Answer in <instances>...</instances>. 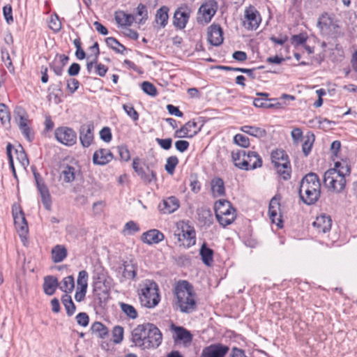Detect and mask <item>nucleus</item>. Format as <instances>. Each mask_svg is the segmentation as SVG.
Masks as SVG:
<instances>
[{
    "instance_id": "3",
    "label": "nucleus",
    "mask_w": 357,
    "mask_h": 357,
    "mask_svg": "<svg viewBox=\"0 0 357 357\" xmlns=\"http://www.w3.org/2000/svg\"><path fill=\"white\" fill-rule=\"evenodd\" d=\"M234 165L240 169L251 170L261 167L262 159L255 151L238 149L231 152Z\"/></svg>"
},
{
    "instance_id": "43",
    "label": "nucleus",
    "mask_w": 357,
    "mask_h": 357,
    "mask_svg": "<svg viewBox=\"0 0 357 357\" xmlns=\"http://www.w3.org/2000/svg\"><path fill=\"white\" fill-rule=\"evenodd\" d=\"M119 306L121 311L130 319H135L138 317V312L132 305L121 302Z\"/></svg>"
},
{
    "instance_id": "53",
    "label": "nucleus",
    "mask_w": 357,
    "mask_h": 357,
    "mask_svg": "<svg viewBox=\"0 0 357 357\" xmlns=\"http://www.w3.org/2000/svg\"><path fill=\"white\" fill-rule=\"evenodd\" d=\"M123 109L126 114L135 122L139 120V114L131 104L123 105Z\"/></svg>"
},
{
    "instance_id": "24",
    "label": "nucleus",
    "mask_w": 357,
    "mask_h": 357,
    "mask_svg": "<svg viewBox=\"0 0 357 357\" xmlns=\"http://www.w3.org/2000/svg\"><path fill=\"white\" fill-rule=\"evenodd\" d=\"M164 237L165 236L161 231L153 229L143 233L142 241L148 245L157 244L161 242Z\"/></svg>"
},
{
    "instance_id": "64",
    "label": "nucleus",
    "mask_w": 357,
    "mask_h": 357,
    "mask_svg": "<svg viewBox=\"0 0 357 357\" xmlns=\"http://www.w3.org/2000/svg\"><path fill=\"white\" fill-rule=\"evenodd\" d=\"M155 142L164 150H169L172 148L173 140L168 137L165 139L156 138Z\"/></svg>"
},
{
    "instance_id": "38",
    "label": "nucleus",
    "mask_w": 357,
    "mask_h": 357,
    "mask_svg": "<svg viewBox=\"0 0 357 357\" xmlns=\"http://www.w3.org/2000/svg\"><path fill=\"white\" fill-rule=\"evenodd\" d=\"M105 43L109 48L119 54H123L124 52L128 50L123 45L120 43L119 41L114 37L106 38Z\"/></svg>"
},
{
    "instance_id": "47",
    "label": "nucleus",
    "mask_w": 357,
    "mask_h": 357,
    "mask_svg": "<svg viewBox=\"0 0 357 357\" xmlns=\"http://www.w3.org/2000/svg\"><path fill=\"white\" fill-rule=\"evenodd\" d=\"M178 164V159L176 155H172L167 158L165 165V171L170 175L174 173L175 168Z\"/></svg>"
},
{
    "instance_id": "58",
    "label": "nucleus",
    "mask_w": 357,
    "mask_h": 357,
    "mask_svg": "<svg viewBox=\"0 0 357 357\" xmlns=\"http://www.w3.org/2000/svg\"><path fill=\"white\" fill-rule=\"evenodd\" d=\"M271 101H276V98H257L253 100V105L256 107L259 108H268V104Z\"/></svg>"
},
{
    "instance_id": "10",
    "label": "nucleus",
    "mask_w": 357,
    "mask_h": 357,
    "mask_svg": "<svg viewBox=\"0 0 357 357\" xmlns=\"http://www.w3.org/2000/svg\"><path fill=\"white\" fill-rule=\"evenodd\" d=\"M244 17L243 25L248 30H256L261 22L259 12L252 5L245 8Z\"/></svg>"
},
{
    "instance_id": "8",
    "label": "nucleus",
    "mask_w": 357,
    "mask_h": 357,
    "mask_svg": "<svg viewBox=\"0 0 357 357\" xmlns=\"http://www.w3.org/2000/svg\"><path fill=\"white\" fill-rule=\"evenodd\" d=\"M162 340V335L159 328L153 324L150 323L146 331L144 346L142 350L158 348Z\"/></svg>"
},
{
    "instance_id": "41",
    "label": "nucleus",
    "mask_w": 357,
    "mask_h": 357,
    "mask_svg": "<svg viewBox=\"0 0 357 357\" xmlns=\"http://www.w3.org/2000/svg\"><path fill=\"white\" fill-rule=\"evenodd\" d=\"M315 140V135L312 132H307L305 139L302 145V151L305 156H307L311 151Z\"/></svg>"
},
{
    "instance_id": "50",
    "label": "nucleus",
    "mask_w": 357,
    "mask_h": 357,
    "mask_svg": "<svg viewBox=\"0 0 357 357\" xmlns=\"http://www.w3.org/2000/svg\"><path fill=\"white\" fill-rule=\"evenodd\" d=\"M142 90L146 94L155 97L158 95V90L155 86L150 82L144 81L142 83Z\"/></svg>"
},
{
    "instance_id": "2",
    "label": "nucleus",
    "mask_w": 357,
    "mask_h": 357,
    "mask_svg": "<svg viewBox=\"0 0 357 357\" xmlns=\"http://www.w3.org/2000/svg\"><path fill=\"white\" fill-rule=\"evenodd\" d=\"M321 188L319 177L316 173L306 174L300 181L298 189L300 199L307 206L314 204L321 197Z\"/></svg>"
},
{
    "instance_id": "29",
    "label": "nucleus",
    "mask_w": 357,
    "mask_h": 357,
    "mask_svg": "<svg viewBox=\"0 0 357 357\" xmlns=\"http://www.w3.org/2000/svg\"><path fill=\"white\" fill-rule=\"evenodd\" d=\"M350 172L351 168L348 165H345V171L337 169V176L340 177V179L337 180V183H335L334 187H333L332 190L333 191L340 193L344 189L346 185L345 176L349 174Z\"/></svg>"
},
{
    "instance_id": "28",
    "label": "nucleus",
    "mask_w": 357,
    "mask_h": 357,
    "mask_svg": "<svg viewBox=\"0 0 357 357\" xmlns=\"http://www.w3.org/2000/svg\"><path fill=\"white\" fill-rule=\"evenodd\" d=\"M341 165V162H336L334 168L329 169L324 173V183L328 188L332 189L335 183H337V179L333 175L336 174L337 168H339Z\"/></svg>"
},
{
    "instance_id": "59",
    "label": "nucleus",
    "mask_w": 357,
    "mask_h": 357,
    "mask_svg": "<svg viewBox=\"0 0 357 357\" xmlns=\"http://www.w3.org/2000/svg\"><path fill=\"white\" fill-rule=\"evenodd\" d=\"M136 15L141 16L142 19L139 20V24H143L148 19V10L146 6L140 3L136 8Z\"/></svg>"
},
{
    "instance_id": "61",
    "label": "nucleus",
    "mask_w": 357,
    "mask_h": 357,
    "mask_svg": "<svg viewBox=\"0 0 357 357\" xmlns=\"http://www.w3.org/2000/svg\"><path fill=\"white\" fill-rule=\"evenodd\" d=\"M3 14L6 23L11 24L13 22V17L12 6L10 4L3 6Z\"/></svg>"
},
{
    "instance_id": "13",
    "label": "nucleus",
    "mask_w": 357,
    "mask_h": 357,
    "mask_svg": "<svg viewBox=\"0 0 357 357\" xmlns=\"http://www.w3.org/2000/svg\"><path fill=\"white\" fill-rule=\"evenodd\" d=\"M281 196L275 195L270 201L268 207L269 218L273 223H275L279 228L283 227L282 220L280 203Z\"/></svg>"
},
{
    "instance_id": "5",
    "label": "nucleus",
    "mask_w": 357,
    "mask_h": 357,
    "mask_svg": "<svg viewBox=\"0 0 357 357\" xmlns=\"http://www.w3.org/2000/svg\"><path fill=\"white\" fill-rule=\"evenodd\" d=\"M272 163L274 164L278 174L284 181L291 178V167L289 156L282 149H277L272 151L271 154Z\"/></svg>"
},
{
    "instance_id": "44",
    "label": "nucleus",
    "mask_w": 357,
    "mask_h": 357,
    "mask_svg": "<svg viewBox=\"0 0 357 357\" xmlns=\"http://www.w3.org/2000/svg\"><path fill=\"white\" fill-rule=\"evenodd\" d=\"M216 68L219 70H222L225 71H235V72H241L245 73L247 74L251 79H255V75L254 74L255 69H249L244 68H234L227 66H217Z\"/></svg>"
},
{
    "instance_id": "51",
    "label": "nucleus",
    "mask_w": 357,
    "mask_h": 357,
    "mask_svg": "<svg viewBox=\"0 0 357 357\" xmlns=\"http://www.w3.org/2000/svg\"><path fill=\"white\" fill-rule=\"evenodd\" d=\"M15 153L17 155V159L22 166L26 167L29 165V161L27 155L21 144H19L18 148L15 149Z\"/></svg>"
},
{
    "instance_id": "45",
    "label": "nucleus",
    "mask_w": 357,
    "mask_h": 357,
    "mask_svg": "<svg viewBox=\"0 0 357 357\" xmlns=\"http://www.w3.org/2000/svg\"><path fill=\"white\" fill-rule=\"evenodd\" d=\"M236 218V212L231 211L229 216L227 215H219L216 217V219L221 226L225 227L233 223Z\"/></svg>"
},
{
    "instance_id": "26",
    "label": "nucleus",
    "mask_w": 357,
    "mask_h": 357,
    "mask_svg": "<svg viewBox=\"0 0 357 357\" xmlns=\"http://www.w3.org/2000/svg\"><path fill=\"white\" fill-rule=\"evenodd\" d=\"M68 256V250L63 245H56L51 251V257L54 263L63 261Z\"/></svg>"
},
{
    "instance_id": "49",
    "label": "nucleus",
    "mask_w": 357,
    "mask_h": 357,
    "mask_svg": "<svg viewBox=\"0 0 357 357\" xmlns=\"http://www.w3.org/2000/svg\"><path fill=\"white\" fill-rule=\"evenodd\" d=\"M10 112L8 106L4 103H0V121L3 126L10 123Z\"/></svg>"
},
{
    "instance_id": "40",
    "label": "nucleus",
    "mask_w": 357,
    "mask_h": 357,
    "mask_svg": "<svg viewBox=\"0 0 357 357\" xmlns=\"http://www.w3.org/2000/svg\"><path fill=\"white\" fill-rule=\"evenodd\" d=\"M59 288L65 294H70L75 289V279L73 275H68L64 278L61 284H59Z\"/></svg>"
},
{
    "instance_id": "23",
    "label": "nucleus",
    "mask_w": 357,
    "mask_h": 357,
    "mask_svg": "<svg viewBox=\"0 0 357 357\" xmlns=\"http://www.w3.org/2000/svg\"><path fill=\"white\" fill-rule=\"evenodd\" d=\"M104 285L105 281H103L100 276H98L96 278H93L92 286L94 294L98 291H101L102 293V297L100 296V293L96 294L100 303H102V302L106 303L109 295V290L107 287L102 289V287Z\"/></svg>"
},
{
    "instance_id": "25",
    "label": "nucleus",
    "mask_w": 357,
    "mask_h": 357,
    "mask_svg": "<svg viewBox=\"0 0 357 357\" xmlns=\"http://www.w3.org/2000/svg\"><path fill=\"white\" fill-rule=\"evenodd\" d=\"M59 287V281L54 275H47L44 278L43 284V291L46 295H53Z\"/></svg>"
},
{
    "instance_id": "62",
    "label": "nucleus",
    "mask_w": 357,
    "mask_h": 357,
    "mask_svg": "<svg viewBox=\"0 0 357 357\" xmlns=\"http://www.w3.org/2000/svg\"><path fill=\"white\" fill-rule=\"evenodd\" d=\"M78 325L86 327L89 323V317L86 312H79L75 317Z\"/></svg>"
},
{
    "instance_id": "4",
    "label": "nucleus",
    "mask_w": 357,
    "mask_h": 357,
    "mask_svg": "<svg viewBox=\"0 0 357 357\" xmlns=\"http://www.w3.org/2000/svg\"><path fill=\"white\" fill-rule=\"evenodd\" d=\"M139 298L144 306L148 308L155 307L160 300L157 283L153 280H146L141 289Z\"/></svg>"
},
{
    "instance_id": "27",
    "label": "nucleus",
    "mask_w": 357,
    "mask_h": 357,
    "mask_svg": "<svg viewBox=\"0 0 357 357\" xmlns=\"http://www.w3.org/2000/svg\"><path fill=\"white\" fill-rule=\"evenodd\" d=\"M214 251L210 248L206 242H204L199 249V255L203 263L210 266L213 261Z\"/></svg>"
},
{
    "instance_id": "7",
    "label": "nucleus",
    "mask_w": 357,
    "mask_h": 357,
    "mask_svg": "<svg viewBox=\"0 0 357 357\" xmlns=\"http://www.w3.org/2000/svg\"><path fill=\"white\" fill-rule=\"evenodd\" d=\"M218 8L216 0H204L198 10L197 20L200 24H208L215 15Z\"/></svg>"
},
{
    "instance_id": "12",
    "label": "nucleus",
    "mask_w": 357,
    "mask_h": 357,
    "mask_svg": "<svg viewBox=\"0 0 357 357\" xmlns=\"http://www.w3.org/2000/svg\"><path fill=\"white\" fill-rule=\"evenodd\" d=\"M12 213L15 227L19 235L20 236L26 235L29 231V228L23 210L20 206H16L15 204L13 206Z\"/></svg>"
},
{
    "instance_id": "39",
    "label": "nucleus",
    "mask_w": 357,
    "mask_h": 357,
    "mask_svg": "<svg viewBox=\"0 0 357 357\" xmlns=\"http://www.w3.org/2000/svg\"><path fill=\"white\" fill-rule=\"evenodd\" d=\"M48 97L51 98H54V102L56 104H59L62 102L63 100L61 96H63V90L62 88L59 87L54 84H52L47 88Z\"/></svg>"
},
{
    "instance_id": "14",
    "label": "nucleus",
    "mask_w": 357,
    "mask_h": 357,
    "mask_svg": "<svg viewBox=\"0 0 357 357\" xmlns=\"http://www.w3.org/2000/svg\"><path fill=\"white\" fill-rule=\"evenodd\" d=\"M94 125L92 121L82 124L79 129V141L84 148L89 147L94 139Z\"/></svg>"
},
{
    "instance_id": "6",
    "label": "nucleus",
    "mask_w": 357,
    "mask_h": 357,
    "mask_svg": "<svg viewBox=\"0 0 357 357\" xmlns=\"http://www.w3.org/2000/svg\"><path fill=\"white\" fill-rule=\"evenodd\" d=\"M174 236L179 243L180 246L189 248L196 243V232L195 228L188 224L182 223L181 229L178 227V233Z\"/></svg>"
},
{
    "instance_id": "21",
    "label": "nucleus",
    "mask_w": 357,
    "mask_h": 357,
    "mask_svg": "<svg viewBox=\"0 0 357 357\" xmlns=\"http://www.w3.org/2000/svg\"><path fill=\"white\" fill-rule=\"evenodd\" d=\"M312 226L316 228L317 232L324 234L331 230L332 220L329 215L322 214L317 217L312 223Z\"/></svg>"
},
{
    "instance_id": "52",
    "label": "nucleus",
    "mask_w": 357,
    "mask_h": 357,
    "mask_svg": "<svg viewBox=\"0 0 357 357\" xmlns=\"http://www.w3.org/2000/svg\"><path fill=\"white\" fill-rule=\"evenodd\" d=\"M19 128L22 134L29 142H31L34 139V133L31 132V128L27 123H18Z\"/></svg>"
},
{
    "instance_id": "55",
    "label": "nucleus",
    "mask_w": 357,
    "mask_h": 357,
    "mask_svg": "<svg viewBox=\"0 0 357 357\" xmlns=\"http://www.w3.org/2000/svg\"><path fill=\"white\" fill-rule=\"evenodd\" d=\"M119 155L120 160L123 161H128L130 159V153L126 145H121L114 148Z\"/></svg>"
},
{
    "instance_id": "37",
    "label": "nucleus",
    "mask_w": 357,
    "mask_h": 357,
    "mask_svg": "<svg viewBox=\"0 0 357 357\" xmlns=\"http://www.w3.org/2000/svg\"><path fill=\"white\" fill-rule=\"evenodd\" d=\"M38 190L40 192L41 202L47 211H50L52 209V198L47 186H40V189Z\"/></svg>"
},
{
    "instance_id": "22",
    "label": "nucleus",
    "mask_w": 357,
    "mask_h": 357,
    "mask_svg": "<svg viewBox=\"0 0 357 357\" xmlns=\"http://www.w3.org/2000/svg\"><path fill=\"white\" fill-rule=\"evenodd\" d=\"M215 217L219 215H227L229 216L231 211L236 212V208L231 203L226 199H219L215 202L214 205Z\"/></svg>"
},
{
    "instance_id": "1",
    "label": "nucleus",
    "mask_w": 357,
    "mask_h": 357,
    "mask_svg": "<svg viewBox=\"0 0 357 357\" xmlns=\"http://www.w3.org/2000/svg\"><path fill=\"white\" fill-rule=\"evenodd\" d=\"M173 294V307L175 310L185 314L197 310V294L190 282L187 280L178 281L174 287Z\"/></svg>"
},
{
    "instance_id": "34",
    "label": "nucleus",
    "mask_w": 357,
    "mask_h": 357,
    "mask_svg": "<svg viewBox=\"0 0 357 357\" xmlns=\"http://www.w3.org/2000/svg\"><path fill=\"white\" fill-rule=\"evenodd\" d=\"M168 12L169 8L165 6L160 7L156 11L155 22L159 24L162 28H164L167 24L169 19Z\"/></svg>"
},
{
    "instance_id": "31",
    "label": "nucleus",
    "mask_w": 357,
    "mask_h": 357,
    "mask_svg": "<svg viewBox=\"0 0 357 357\" xmlns=\"http://www.w3.org/2000/svg\"><path fill=\"white\" fill-rule=\"evenodd\" d=\"M199 221L204 226L210 227L213 222V217L211 211L208 208H201L197 210Z\"/></svg>"
},
{
    "instance_id": "60",
    "label": "nucleus",
    "mask_w": 357,
    "mask_h": 357,
    "mask_svg": "<svg viewBox=\"0 0 357 357\" xmlns=\"http://www.w3.org/2000/svg\"><path fill=\"white\" fill-rule=\"evenodd\" d=\"M307 36L305 33H302L296 35L292 36L291 40V43L294 46H298V45H303L305 44L307 40Z\"/></svg>"
},
{
    "instance_id": "36",
    "label": "nucleus",
    "mask_w": 357,
    "mask_h": 357,
    "mask_svg": "<svg viewBox=\"0 0 357 357\" xmlns=\"http://www.w3.org/2000/svg\"><path fill=\"white\" fill-rule=\"evenodd\" d=\"M91 331L100 339H105L109 335L107 327L100 321H95L91 326Z\"/></svg>"
},
{
    "instance_id": "17",
    "label": "nucleus",
    "mask_w": 357,
    "mask_h": 357,
    "mask_svg": "<svg viewBox=\"0 0 357 357\" xmlns=\"http://www.w3.org/2000/svg\"><path fill=\"white\" fill-rule=\"evenodd\" d=\"M229 351V347L227 345L212 344L203 349L201 357H225Z\"/></svg>"
},
{
    "instance_id": "16",
    "label": "nucleus",
    "mask_w": 357,
    "mask_h": 357,
    "mask_svg": "<svg viewBox=\"0 0 357 357\" xmlns=\"http://www.w3.org/2000/svg\"><path fill=\"white\" fill-rule=\"evenodd\" d=\"M149 322L139 324L131 332V342L141 349L144 346L146 333L149 329Z\"/></svg>"
},
{
    "instance_id": "30",
    "label": "nucleus",
    "mask_w": 357,
    "mask_h": 357,
    "mask_svg": "<svg viewBox=\"0 0 357 357\" xmlns=\"http://www.w3.org/2000/svg\"><path fill=\"white\" fill-rule=\"evenodd\" d=\"M123 276L128 279L135 280L137 277V264L131 259L123 262Z\"/></svg>"
},
{
    "instance_id": "63",
    "label": "nucleus",
    "mask_w": 357,
    "mask_h": 357,
    "mask_svg": "<svg viewBox=\"0 0 357 357\" xmlns=\"http://www.w3.org/2000/svg\"><path fill=\"white\" fill-rule=\"evenodd\" d=\"M100 137L105 142H109L112 139L111 129L109 127H103L100 131Z\"/></svg>"
},
{
    "instance_id": "57",
    "label": "nucleus",
    "mask_w": 357,
    "mask_h": 357,
    "mask_svg": "<svg viewBox=\"0 0 357 357\" xmlns=\"http://www.w3.org/2000/svg\"><path fill=\"white\" fill-rule=\"evenodd\" d=\"M234 142L235 144L243 148H248L250 146L249 138L242 134H236L234 137Z\"/></svg>"
},
{
    "instance_id": "9",
    "label": "nucleus",
    "mask_w": 357,
    "mask_h": 357,
    "mask_svg": "<svg viewBox=\"0 0 357 357\" xmlns=\"http://www.w3.org/2000/svg\"><path fill=\"white\" fill-rule=\"evenodd\" d=\"M132 165L133 169L144 184L148 185L152 181H157L155 172L151 169L149 166L144 167L140 165V160L139 158H135L132 160Z\"/></svg>"
},
{
    "instance_id": "56",
    "label": "nucleus",
    "mask_w": 357,
    "mask_h": 357,
    "mask_svg": "<svg viewBox=\"0 0 357 357\" xmlns=\"http://www.w3.org/2000/svg\"><path fill=\"white\" fill-rule=\"evenodd\" d=\"M79 82L73 77L66 79V89L70 94H73L79 87Z\"/></svg>"
},
{
    "instance_id": "20",
    "label": "nucleus",
    "mask_w": 357,
    "mask_h": 357,
    "mask_svg": "<svg viewBox=\"0 0 357 357\" xmlns=\"http://www.w3.org/2000/svg\"><path fill=\"white\" fill-rule=\"evenodd\" d=\"M114 159V154L109 149H99L93 155V162L96 165L103 166Z\"/></svg>"
},
{
    "instance_id": "18",
    "label": "nucleus",
    "mask_w": 357,
    "mask_h": 357,
    "mask_svg": "<svg viewBox=\"0 0 357 357\" xmlns=\"http://www.w3.org/2000/svg\"><path fill=\"white\" fill-rule=\"evenodd\" d=\"M223 30L220 24H212L208 28V40L213 46H219L223 43Z\"/></svg>"
},
{
    "instance_id": "35",
    "label": "nucleus",
    "mask_w": 357,
    "mask_h": 357,
    "mask_svg": "<svg viewBox=\"0 0 357 357\" xmlns=\"http://www.w3.org/2000/svg\"><path fill=\"white\" fill-rule=\"evenodd\" d=\"M211 191L217 196H224L225 195V183L222 178L215 177L211 181Z\"/></svg>"
},
{
    "instance_id": "19",
    "label": "nucleus",
    "mask_w": 357,
    "mask_h": 357,
    "mask_svg": "<svg viewBox=\"0 0 357 357\" xmlns=\"http://www.w3.org/2000/svg\"><path fill=\"white\" fill-rule=\"evenodd\" d=\"M180 206V202L178 198L174 196H170L164 199L158 204V210L163 214H171L175 212Z\"/></svg>"
},
{
    "instance_id": "54",
    "label": "nucleus",
    "mask_w": 357,
    "mask_h": 357,
    "mask_svg": "<svg viewBox=\"0 0 357 357\" xmlns=\"http://www.w3.org/2000/svg\"><path fill=\"white\" fill-rule=\"evenodd\" d=\"M124 329L121 326H116L113 328L112 333L113 337V342L115 344H119L123 339Z\"/></svg>"
},
{
    "instance_id": "32",
    "label": "nucleus",
    "mask_w": 357,
    "mask_h": 357,
    "mask_svg": "<svg viewBox=\"0 0 357 357\" xmlns=\"http://www.w3.org/2000/svg\"><path fill=\"white\" fill-rule=\"evenodd\" d=\"M241 130L257 139L265 137L267 135V132L264 128L257 126H243L241 128Z\"/></svg>"
},
{
    "instance_id": "46",
    "label": "nucleus",
    "mask_w": 357,
    "mask_h": 357,
    "mask_svg": "<svg viewBox=\"0 0 357 357\" xmlns=\"http://www.w3.org/2000/svg\"><path fill=\"white\" fill-rule=\"evenodd\" d=\"M1 60L4 62L6 68L10 73L15 72V68L13 65L9 52L6 47H2L1 48Z\"/></svg>"
},
{
    "instance_id": "42",
    "label": "nucleus",
    "mask_w": 357,
    "mask_h": 357,
    "mask_svg": "<svg viewBox=\"0 0 357 357\" xmlns=\"http://www.w3.org/2000/svg\"><path fill=\"white\" fill-rule=\"evenodd\" d=\"M76 169L74 167L66 165L63 166L61 176L65 183H71L75 179Z\"/></svg>"
},
{
    "instance_id": "48",
    "label": "nucleus",
    "mask_w": 357,
    "mask_h": 357,
    "mask_svg": "<svg viewBox=\"0 0 357 357\" xmlns=\"http://www.w3.org/2000/svg\"><path fill=\"white\" fill-rule=\"evenodd\" d=\"M89 274L85 270L80 271L78 273L77 284L78 289H87Z\"/></svg>"
},
{
    "instance_id": "11",
    "label": "nucleus",
    "mask_w": 357,
    "mask_h": 357,
    "mask_svg": "<svg viewBox=\"0 0 357 357\" xmlns=\"http://www.w3.org/2000/svg\"><path fill=\"white\" fill-rule=\"evenodd\" d=\"M56 139L60 143L71 146L77 142V134L75 131L68 127H59L54 131Z\"/></svg>"
},
{
    "instance_id": "15",
    "label": "nucleus",
    "mask_w": 357,
    "mask_h": 357,
    "mask_svg": "<svg viewBox=\"0 0 357 357\" xmlns=\"http://www.w3.org/2000/svg\"><path fill=\"white\" fill-rule=\"evenodd\" d=\"M169 329L174 332L172 338L174 343L183 342V344H188L192 341V333L183 326H176L172 322Z\"/></svg>"
},
{
    "instance_id": "33",
    "label": "nucleus",
    "mask_w": 357,
    "mask_h": 357,
    "mask_svg": "<svg viewBox=\"0 0 357 357\" xmlns=\"http://www.w3.org/2000/svg\"><path fill=\"white\" fill-rule=\"evenodd\" d=\"M189 17L190 15L188 13L181 12L178 9L174 13L173 24L176 27L183 29L185 27Z\"/></svg>"
}]
</instances>
